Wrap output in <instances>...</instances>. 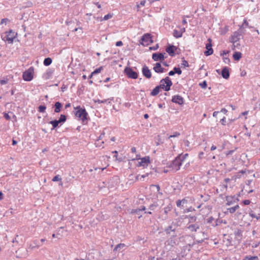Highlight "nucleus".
Returning a JSON list of instances; mask_svg holds the SVG:
<instances>
[{"label":"nucleus","mask_w":260,"mask_h":260,"mask_svg":"<svg viewBox=\"0 0 260 260\" xmlns=\"http://www.w3.org/2000/svg\"><path fill=\"white\" fill-rule=\"evenodd\" d=\"M172 84L173 83L171 79L167 76L160 81V84L157 85L152 89L150 93V95L151 96L157 95L160 92V90L161 89H164L165 91H168L170 90Z\"/></svg>","instance_id":"f257e3e1"},{"label":"nucleus","mask_w":260,"mask_h":260,"mask_svg":"<svg viewBox=\"0 0 260 260\" xmlns=\"http://www.w3.org/2000/svg\"><path fill=\"white\" fill-rule=\"evenodd\" d=\"M188 156V153L178 155L173 161L168 163V167L172 168L175 172L178 171L182 164V162Z\"/></svg>","instance_id":"f03ea898"},{"label":"nucleus","mask_w":260,"mask_h":260,"mask_svg":"<svg viewBox=\"0 0 260 260\" xmlns=\"http://www.w3.org/2000/svg\"><path fill=\"white\" fill-rule=\"evenodd\" d=\"M74 109L76 110L75 115L82 120L83 124H87L88 115L85 109L81 108L80 106L75 107Z\"/></svg>","instance_id":"7ed1b4c3"},{"label":"nucleus","mask_w":260,"mask_h":260,"mask_svg":"<svg viewBox=\"0 0 260 260\" xmlns=\"http://www.w3.org/2000/svg\"><path fill=\"white\" fill-rule=\"evenodd\" d=\"M180 220L177 219L173 221L170 225L166 227L164 232L166 233L167 235H170L173 238H175L177 236V234L175 232L178 227L180 226Z\"/></svg>","instance_id":"20e7f679"},{"label":"nucleus","mask_w":260,"mask_h":260,"mask_svg":"<svg viewBox=\"0 0 260 260\" xmlns=\"http://www.w3.org/2000/svg\"><path fill=\"white\" fill-rule=\"evenodd\" d=\"M4 34L5 36L2 35V40L4 41L8 42L9 44L13 43L14 39L17 35V33L12 29H10L8 31H6Z\"/></svg>","instance_id":"39448f33"},{"label":"nucleus","mask_w":260,"mask_h":260,"mask_svg":"<svg viewBox=\"0 0 260 260\" xmlns=\"http://www.w3.org/2000/svg\"><path fill=\"white\" fill-rule=\"evenodd\" d=\"M153 42L152 36L150 33L144 34L139 40L140 44L144 46L152 44Z\"/></svg>","instance_id":"423d86ee"},{"label":"nucleus","mask_w":260,"mask_h":260,"mask_svg":"<svg viewBox=\"0 0 260 260\" xmlns=\"http://www.w3.org/2000/svg\"><path fill=\"white\" fill-rule=\"evenodd\" d=\"M124 73L127 78L136 79L138 77V73L130 67H126L124 69Z\"/></svg>","instance_id":"0eeeda50"},{"label":"nucleus","mask_w":260,"mask_h":260,"mask_svg":"<svg viewBox=\"0 0 260 260\" xmlns=\"http://www.w3.org/2000/svg\"><path fill=\"white\" fill-rule=\"evenodd\" d=\"M34 72V68L33 67H30L27 70L23 73L22 77L24 81H30L33 79V74Z\"/></svg>","instance_id":"6e6552de"},{"label":"nucleus","mask_w":260,"mask_h":260,"mask_svg":"<svg viewBox=\"0 0 260 260\" xmlns=\"http://www.w3.org/2000/svg\"><path fill=\"white\" fill-rule=\"evenodd\" d=\"M212 40L210 38L208 39V43L206 44V50L204 51V54L208 56L213 54V50L212 48Z\"/></svg>","instance_id":"1a4fd4ad"},{"label":"nucleus","mask_w":260,"mask_h":260,"mask_svg":"<svg viewBox=\"0 0 260 260\" xmlns=\"http://www.w3.org/2000/svg\"><path fill=\"white\" fill-rule=\"evenodd\" d=\"M249 214L252 218H255L257 220L260 219V207H256L254 208L252 210L250 209L249 210Z\"/></svg>","instance_id":"9d476101"},{"label":"nucleus","mask_w":260,"mask_h":260,"mask_svg":"<svg viewBox=\"0 0 260 260\" xmlns=\"http://www.w3.org/2000/svg\"><path fill=\"white\" fill-rule=\"evenodd\" d=\"M141 161L138 162L137 165V167H143L144 168L147 167L150 163V157L149 156H146L141 158Z\"/></svg>","instance_id":"9b49d317"},{"label":"nucleus","mask_w":260,"mask_h":260,"mask_svg":"<svg viewBox=\"0 0 260 260\" xmlns=\"http://www.w3.org/2000/svg\"><path fill=\"white\" fill-rule=\"evenodd\" d=\"M171 101L179 105H182L184 104V99L179 95H175L172 96Z\"/></svg>","instance_id":"f8f14e48"},{"label":"nucleus","mask_w":260,"mask_h":260,"mask_svg":"<svg viewBox=\"0 0 260 260\" xmlns=\"http://www.w3.org/2000/svg\"><path fill=\"white\" fill-rule=\"evenodd\" d=\"M186 229H188L191 232H196L200 229V224L198 222L187 224Z\"/></svg>","instance_id":"ddd939ff"},{"label":"nucleus","mask_w":260,"mask_h":260,"mask_svg":"<svg viewBox=\"0 0 260 260\" xmlns=\"http://www.w3.org/2000/svg\"><path fill=\"white\" fill-rule=\"evenodd\" d=\"M166 53L165 52L164 53H154L152 54V58L154 61H162L164 60L165 58L167 57V56H165V55Z\"/></svg>","instance_id":"4468645a"},{"label":"nucleus","mask_w":260,"mask_h":260,"mask_svg":"<svg viewBox=\"0 0 260 260\" xmlns=\"http://www.w3.org/2000/svg\"><path fill=\"white\" fill-rule=\"evenodd\" d=\"M177 49V48L175 46L169 44L166 49V51L169 54L170 56L173 57L175 55V51Z\"/></svg>","instance_id":"2eb2a0df"},{"label":"nucleus","mask_w":260,"mask_h":260,"mask_svg":"<svg viewBox=\"0 0 260 260\" xmlns=\"http://www.w3.org/2000/svg\"><path fill=\"white\" fill-rule=\"evenodd\" d=\"M241 39V36L237 31H235L230 38V42L233 44H235L239 42Z\"/></svg>","instance_id":"dca6fc26"},{"label":"nucleus","mask_w":260,"mask_h":260,"mask_svg":"<svg viewBox=\"0 0 260 260\" xmlns=\"http://www.w3.org/2000/svg\"><path fill=\"white\" fill-rule=\"evenodd\" d=\"M142 72L143 75L147 79H150L151 76V72L149 69L148 67L146 65H144L142 69Z\"/></svg>","instance_id":"f3484780"},{"label":"nucleus","mask_w":260,"mask_h":260,"mask_svg":"<svg viewBox=\"0 0 260 260\" xmlns=\"http://www.w3.org/2000/svg\"><path fill=\"white\" fill-rule=\"evenodd\" d=\"M226 201H227L226 205L230 206L235 203L238 202L239 199L237 197L234 196H226Z\"/></svg>","instance_id":"a211bd4d"},{"label":"nucleus","mask_w":260,"mask_h":260,"mask_svg":"<svg viewBox=\"0 0 260 260\" xmlns=\"http://www.w3.org/2000/svg\"><path fill=\"white\" fill-rule=\"evenodd\" d=\"M154 71L157 73H162L166 69L161 67L160 62H156L153 68Z\"/></svg>","instance_id":"6ab92c4d"},{"label":"nucleus","mask_w":260,"mask_h":260,"mask_svg":"<svg viewBox=\"0 0 260 260\" xmlns=\"http://www.w3.org/2000/svg\"><path fill=\"white\" fill-rule=\"evenodd\" d=\"M221 75L224 79H229L230 77V72L229 68L227 67H223L221 71Z\"/></svg>","instance_id":"aec40b11"},{"label":"nucleus","mask_w":260,"mask_h":260,"mask_svg":"<svg viewBox=\"0 0 260 260\" xmlns=\"http://www.w3.org/2000/svg\"><path fill=\"white\" fill-rule=\"evenodd\" d=\"M218 221V219L215 220L212 216L210 217L206 220L207 223L211 224L213 227H216L218 225V223H217Z\"/></svg>","instance_id":"412c9836"},{"label":"nucleus","mask_w":260,"mask_h":260,"mask_svg":"<svg viewBox=\"0 0 260 260\" xmlns=\"http://www.w3.org/2000/svg\"><path fill=\"white\" fill-rule=\"evenodd\" d=\"M41 246L40 242L38 240H35L32 241V243L30 244L29 248L32 250L36 248H39Z\"/></svg>","instance_id":"4be33fe9"},{"label":"nucleus","mask_w":260,"mask_h":260,"mask_svg":"<svg viewBox=\"0 0 260 260\" xmlns=\"http://www.w3.org/2000/svg\"><path fill=\"white\" fill-rule=\"evenodd\" d=\"M185 218L188 219V222L187 224L194 223L196 222H197V217L196 216L187 215H185Z\"/></svg>","instance_id":"5701e85b"},{"label":"nucleus","mask_w":260,"mask_h":260,"mask_svg":"<svg viewBox=\"0 0 260 260\" xmlns=\"http://www.w3.org/2000/svg\"><path fill=\"white\" fill-rule=\"evenodd\" d=\"M62 107V105L60 102H56L54 104V112L56 113L60 112Z\"/></svg>","instance_id":"b1692460"},{"label":"nucleus","mask_w":260,"mask_h":260,"mask_svg":"<svg viewBox=\"0 0 260 260\" xmlns=\"http://www.w3.org/2000/svg\"><path fill=\"white\" fill-rule=\"evenodd\" d=\"M48 123L50 124L52 126V128H51V130L54 129L56 128L59 127V125H60V123L58 121L57 119H54L51 121H50Z\"/></svg>","instance_id":"393cba45"},{"label":"nucleus","mask_w":260,"mask_h":260,"mask_svg":"<svg viewBox=\"0 0 260 260\" xmlns=\"http://www.w3.org/2000/svg\"><path fill=\"white\" fill-rule=\"evenodd\" d=\"M234 59L236 61H239L242 57V53L240 52H235L233 55Z\"/></svg>","instance_id":"a878e982"},{"label":"nucleus","mask_w":260,"mask_h":260,"mask_svg":"<svg viewBox=\"0 0 260 260\" xmlns=\"http://www.w3.org/2000/svg\"><path fill=\"white\" fill-rule=\"evenodd\" d=\"M60 123V126L64 123L67 120V116L64 114H61L59 119L57 120Z\"/></svg>","instance_id":"bb28decb"},{"label":"nucleus","mask_w":260,"mask_h":260,"mask_svg":"<svg viewBox=\"0 0 260 260\" xmlns=\"http://www.w3.org/2000/svg\"><path fill=\"white\" fill-rule=\"evenodd\" d=\"M125 244L124 243H120L117 244L114 248L113 251H120L124 247H125Z\"/></svg>","instance_id":"cd10ccee"},{"label":"nucleus","mask_w":260,"mask_h":260,"mask_svg":"<svg viewBox=\"0 0 260 260\" xmlns=\"http://www.w3.org/2000/svg\"><path fill=\"white\" fill-rule=\"evenodd\" d=\"M141 210L139 209V208H137V209H133L131 212H130V213L131 214H137V215H140L139 216V218H140L141 217H142V215H141Z\"/></svg>","instance_id":"c85d7f7f"},{"label":"nucleus","mask_w":260,"mask_h":260,"mask_svg":"<svg viewBox=\"0 0 260 260\" xmlns=\"http://www.w3.org/2000/svg\"><path fill=\"white\" fill-rule=\"evenodd\" d=\"M52 62V60L50 57L45 58L43 61V64L45 66H50Z\"/></svg>","instance_id":"c756f323"},{"label":"nucleus","mask_w":260,"mask_h":260,"mask_svg":"<svg viewBox=\"0 0 260 260\" xmlns=\"http://www.w3.org/2000/svg\"><path fill=\"white\" fill-rule=\"evenodd\" d=\"M173 36L175 37L176 38H179L182 37V32H180V31H178L177 29H174L173 30Z\"/></svg>","instance_id":"7c9ffc66"},{"label":"nucleus","mask_w":260,"mask_h":260,"mask_svg":"<svg viewBox=\"0 0 260 260\" xmlns=\"http://www.w3.org/2000/svg\"><path fill=\"white\" fill-rule=\"evenodd\" d=\"M239 208V206L238 205H236L234 207H231L227 209V210L231 213H234L236 212V211Z\"/></svg>","instance_id":"2f4dec72"},{"label":"nucleus","mask_w":260,"mask_h":260,"mask_svg":"<svg viewBox=\"0 0 260 260\" xmlns=\"http://www.w3.org/2000/svg\"><path fill=\"white\" fill-rule=\"evenodd\" d=\"M243 260H258V257L257 256L246 255Z\"/></svg>","instance_id":"473e14b6"},{"label":"nucleus","mask_w":260,"mask_h":260,"mask_svg":"<svg viewBox=\"0 0 260 260\" xmlns=\"http://www.w3.org/2000/svg\"><path fill=\"white\" fill-rule=\"evenodd\" d=\"M240 27H241V28H245L246 27H248L249 28H252L253 27L251 26H249V24L248 23V22L247 21L246 19H245L244 20V21H243V23H242V24L240 26Z\"/></svg>","instance_id":"72a5a7b5"},{"label":"nucleus","mask_w":260,"mask_h":260,"mask_svg":"<svg viewBox=\"0 0 260 260\" xmlns=\"http://www.w3.org/2000/svg\"><path fill=\"white\" fill-rule=\"evenodd\" d=\"M46 109V106L45 105H40L38 107V111L40 113H44L45 112Z\"/></svg>","instance_id":"f704fd0d"},{"label":"nucleus","mask_w":260,"mask_h":260,"mask_svg":"<svg viewBox=\"0 0 260 260\" xmlns=\"http://www.w3.org/2000/svg\"><path fill=\"white\" fill-rule=\"evenodd\" d=\"M8 79L7 77H3V79L0 80V84L2 85L7 84L8 83Z\"/></svg>","instance_id":"c9c22d12"},{"label":"nucleus","mask_w":260,"mask_h":260,"mask_svg":"<svg viewBox=\"0 0 260 260\" xmlns=\"http://www.w3.org/2000/svg\"><path fill=\"white\" fill-rule=\"evenodd\" d=\"M175 74H177L178 75H181L182 74V71L179 68H177L176 67H174L173 69Z\"/></svg>","instance_id":"e433bc0d"},{"label":"nucleus","mask_w":260,"mask_h":260,"mask_svg":"<svg viewBox=\"0 0 260 260\" xmlns=\"http://www.w3.org/2000/svg\"><path fill=\"white\" fill-rule=\"evenodd\" d=\"M182 63H181V67H183L184 68L188 67L189 64L187 61L184 59V58L183 57L182 58Z\"/></svg>","instance_id":"4c0bfd02"},{"label":"nucleus","mask_w":260,"mask_h":260,"mask_svg":"<svg viewBox=\"0 0 260 260\" xmlns=\"http://www.w3.org/2000/svg\"><path fill=\"white\" fill-rule=\"evenodd\" d=\"M237 31L239 32V34L241 36H242L245 34L246 30L244 29L243 28H241V27H240L237 30Z\"/></svg>","instance_id":"58836bf2"},{"label":"nucleus","mask_w":260,"mask_h":260,"mask_svg":"<svg viewBox=\"0 0 260 260\" xmlns=\"http://www.w3.org/2000/svg\"><path fill=\"white\" fill-rule=\"evenodd\" d=\"M157 206L158 204L156 203H154L149 206V209H150L151 211H153Z\"/></svg>","instance_id":"ea45409f"},{"label":"nucleus","mask_w":260,"mask_h":260,"mask_svg":"<svg viewBox=\"0 0 260 260\" xmlns=\"http://www.w3.org/2000/svg\"><path fill=\"white\" fill-rule=\"evenodd\" d=\"M53 71L51 69H49L47 70L46 74L47 76L46 78L49 79L50 76L53 74Z\"/></svg>","instance_id":"a19ab883"},{"label":"nucleus","mask_w":260,"mask_h":260,"mask_svg":"<svg viewBox=\"0 0 260 260\" xmlns=\"http://www.w3.org/2000/svg\"><path fill=\"white\" fill-rule=\"evenodd\" d=\"M61 178L60 177V176L59 175L55 176L52 180V181L53 182L59 181H61Z\"/></svg>","instance_id":"79ce46f5"},{"label":"nucleus","mask_w":260,"mask_h":260,"mask_svg":"<svg viewBox=\"0 0 260 260\" xmlns=\"http://www.w3.org/2000/svg\"><path fill=\"white\" fill-rule=\"evenodd\" d=\"M103 69V67H100L99 68H96L92 72V74H97L101 72V70Z\"/></svg>","instance_id":"37998d69"},{"label":"nucleus","mask_w":260,"mask_h":260,"mask_svg":"<svg viewBox=\"0 0 260 260\" xmlns=\"http://www.w3.org/2000/svg\"><path fill=\"white\" fill-rule=\"evenodd\" d=\"M172 210V206H168L164 208V213L167 215L168 212Z\"/></svg>","instance_id":"c03bdc74"},{"label":"nucleus","mask_w":260,"mask_h":260,"mask_svg":"<svg viewBox=\"0 0 260 260\" xmlns=\"http://www.w3.org/2000/svg\"><path fill=\"white\" fill-rule=\"evenodd\" d=\"M207 239V238H204L203 239H202L201 240H196V241L195 242H194L192 245L189 244V246L190 247H192L193 245H194L196 243L197 244L202 243L204 241V239Z\"/></svg>","instance_id":"a18cd8bd"},{"label":"nucleus","mask_w":260,"mask_h":260,"mask_svg":"<svg viewBox=\"0 0 260 260\" xmlns=\"http://www.w3.org/2000/svg\"><path fill=\"white\" fill-rule=\"evenodd\" d=\"M199 85L202 88H205L207 86V83L206 81H204L203 82L200 83L199 84Z\"/></svg>","instance_id":"49530a36"},{"label":"nucleus","mask_w":260,"mask_h":260,"mask_svg":"<svg viewBox=\"0 0 260 260\" xmlns=\"http://www.w3.org/2000/svg\"><path fill=\"white\" fill-rule=\"evenodd\" d=\"M180 135V133L178 132H176L174 133L173 135H170L169 137V138H175V137H177L178 136H179Z\"/></svg>","instance_id":"de8ad7c7"},{"label":"nucleus","mask_w":260,"mask_h":260,"mask_svg":"<svg viewBox=\"0 0 260 260\" xmlns=\"http://www.w3.org/2000/svg\"><path fill=\"white\" fill-rule=\"evenodd\" d=\"M112 16H113V14L109 13V14L105 15V16L104 17V20H108L109 19L112 18Z\"/></svg>","instance_id":"09e8293b"},{"label":"nucleus","mask_w":260,"mask_h":260,"mask_svg":"<svg viewBox=\"0 0 260 260\" xmlns=\"http://www.w3.org/2000/svg\"><path fill=\"white\" fill-rule=\"evenodd\" d=\"M223 60L224 63L229 64L230 62V59L228 57H223Z\"/></svg>","instance_id":"8fccbe9b"},{"label":"nucleus","mask_w":260,"mask_h":260,"mask_svg":"<svg viewBox=\"0 0 260 260\" xmlns=\"http://www.w3.org/2000/svg\"><path fill=\"white\" fill-rule=\"evenodd\" d=\"M190 199L189 197H186L182 200H181V202H182V204H186L188 203V200Z\"/></svg>","instance_id":"3c124183"},{"label":"nucleus","mask_w":260,"mask_h":260,"mask_svg":"<svg viewBox=\"0 0 260 260\" xmlns=\"http://www.w3.org/2000/svg\"><path fill=\"white\" fill-rule=\"evenodd\" d=\"M159 47V46H158V44H156L154 46H152V47H149V50H156Z\"/></svg>","instance_id":"603ef678"},{"label":"nucleus","mask_w":260,"mask_h":260,"mask_svg":"<svg viewBox=\"0 0 260 260\" xmlns=\"http://www.w3.org/2000/svg\"><path fill=\"white\" fill-rule=\"evenodd\" d=\"M4 117L7 120H9L11 119L9 114L7 113H4Z\"/></svg>","instance_id":"864d4df0"},{"label":"nucleus","mask_w":260,"mask_h":260,"mask_svg":"<svg viewBox=\"0 0 260 260\" xmlns=\"http://www.w3.org/2000/svg\"><path fill=\"white\" fill-rule=\"evenodd\" d=\"M250 201L249 200H243L242 201V203L244 205H249L250 203Z\"/></svg>","instance_id":"5fc2aeb1"},{"label":"nucleus","mask_w":260,"mask_h":260,"mask_svg":"<svg viewBox=\"0 0 260 260\" xmlns=\"http://www.w3.org/2000/svg\"><path fill=\"white\" fill-rule=\"evenodd\" d=\"M193 211H195V209L193 208H192V207H190L189 208L186 209L185 210V212H192Z\"/></svg>","instance_id":"6e6d98bb"},{"label":"nucleus","mask_w":260,"mask_h":260,"mask_svg":"<svg viewBox=\"0 0 260 260\" xmlns=\"http://www.w3.org/2000/svg\"><path fill=\"white\" fill-rule=\"evenodd\" d=\"M113 153H115L114 154V157L116 158V160H118L119 161H121V159L119 158V159H118L117 158V151L116 150L115 151H114L112 152Z\"/></svg>","instance_id":"4d7b16f0"},{"label":"nucleus","mask_w":260,"mask_h":260,"mask_svg":"<svg viewBox=\"0 0 260 260\" xmlns=\"http://www.w3.org/2000/svg\"><path fill=\"white\" fill-rule=\"evenodd\" d=\"M9 21V20L8 18H4L2 19L1 22V24H2L3 23H5L6 24L7 22Z\"/></svg>","instance_id":"13d9d810"},{"label":"nucleus","mask_w":260,"mask_h":260,"mask_svg":"<svg viewBox=\"0 0 260 260\" xmlns=\"http://www.w3.org/2000/svg\"><path fill=\"white\" fill-rule=\"evenodd\" d=\"M220 122L223 125H225V123H226V118L225 117H223L221 120H220Z\"/></svg>","instance_id":"bf43d9fd"},{"label":"nucleus","mask_w":260,"mask_h":260,"mask_svg":"<svg viewBox=\"0 0 260 260\" xmlns=\"http://www.w3.org/2000/svg\"><path fill=\"white\" fill-rule=\"evenodd\" d=\"M145 3H146V1H144H144H141L140 4L137 5V7L138 8H139L141 6H144L145 5Z\"/></svg>","instance_id":"052dcab7"},{"label":"nucleus","mask_w":260,"mask_h":260,"mask_svg":"<svg viewBox=\"0 0 260 260\" xmlns=\"http://www.w3.org/2000/svg\"><path fill=\"white\" fill-rule=\"evenodd\" d=\"M115 45L117 47H120L123 45V43L121 41H119L116 43Z\"/></svg>","instance_id":"680f3d73"},{"label":"nucleus","mask_w":260,"mask_h":260,"mask_svg":"<svg viewBox=\"0 0 260 260\" xmlns=\"http://www.w3.org/2000/svg\"><path fill=\"white\" fill-rule=\"evenodd\" d=\"M182 204V202H181V200H179L176 201V205L178 207H180L181 206Z\"/></svg>","instance_id":"e2e57ef3"},{"label":"nucleus","mask_w":260,"mask_h":260,"mask_svg":"<svg viewBox=\"0 0 260 260\" xmlns=\"http://www.w3.org/2000/svg\"><path fill=\"white\" fill-rule=\"evenodd\" d=\"M240 45V44L239 43H237V42L236 43H235V44H233L232 49L234 50L236 47L238 48Z\"/></svg>","instance_id":"0e129e2a"},{"label":"nucleus","mask_w":260,"mask_h":260,"mask_svg":"<svg viewBox=\"0 0 260 260\" xmlns=\"http://www.w3.org/2000/svg\"><path fill=\"white\" fill-rule=\"evenodd\" d=\"M141 157H140V155L139 154H137L136 155V158H133L132 159V160H139V159H141Z\"/></svg>","instance_id":"69168bd1"},{"label":"nucleus","mask_w":260,"mask_h":260,"mask_svg":"<svg viewBox=\"0 0 260 260\" xmlns=\"http://www.w3.org/2000/svg\"><path fill=\"white\" fill-rule=\"evenodd\" d=\"M174 75H175V73H174V70L170 71L168 73V75L170 76H174Z\"/></svg>","instance_id":"338daca9"},{"label":"nucleus","mask_w":260,"mask_h":260,"mask_svg":"<svg viewBox=\"0 0 260 260\" xmlns=\"http://www.w3.org/2000/svg\"><path fill=\"white\" fill-rule=\"evenodd\" d=\"M219 112H222L224 114H226L228 112V110L225 108H222V109H221V110Z\"/></svg>","instance_id":"774afa93"}]
</instances>
